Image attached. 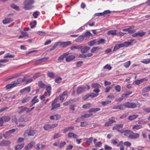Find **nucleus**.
<instances>
[{"label": "nucleus", "mask_w": 150, "mask_h": 150, "mask_svg": "<svg viewBox=\"0 0 150 150\" xmlns=\"http://www.w3.org/2000/svg\"><path fill=\"white\" fill-rule=\"evenodd\" d=\"M132 42H125L123 43L120 44L115 45L113 50V51H115L120 48L123 47H127Z\"/></svg>", "instance_id": "obj_2"}, {"label": "nucleus", "mask_w": 150, "mask_h": 150, "mask_svg": "<svg viewBox=\"0 0 150 150\" xmlns=\"http://www.w3.org/2000/svg\"><path fill=\"white\" fill-rule=\"evenodd\" d=\"M52 88L50 86H47L46 88V90L47 91V92L48 93V96H50L51 94V90Z\"/></svg>", "instance_id": "obj_46"}, {"label": "nucleus", "mask_w": 150, "mask_h": 150, "mask_svg": "<svg viewBox=\"0 0 150 150\" xmlns=\"http://www.w3.org/2000/svg\"><path fill=\"white\" fill-rule=\"evenodd\" d=\"M68 137L70 139H76L78 137V135L72 132H69L68 134Z\"/></svg>", "instance_id": "obj_16"}, {"label": "nucleus", "mask_w": 150, "mask_h": 150, "mask_svg": "<svg viewBox=\"0 0 150 150\" xmlns=\"http://www.w3.org/2000/svg\"><path fill=\"white\" fill-rule=\"evenodd\" d=\"M24 145V144L17 145L16 146L15 149L16 150H20L23 147Z\"/></svg>", "instance_id": "obj_32"}, {"label": "nucleus", "mask_w": 150, "mask_h": 150, "mask_svg": "<svg viewBox=\"0 0 150 150\" xmlns=\"http://www.w3.org/2000/svg\"><path fill=\"white\" fill-rule=\"evenodd\" d=\"M14 57V55L13 54H10L9 53H6L4 56V58H13Z\"/></svg>", "instance_id": "obj_49"}, {"label": "nucleus", "mask_w": 150, "mask_h": 150, "mask_svg": "<svg viewBox=\"0 0 150 150\" xmlns=\"http://www.w3.org/2000/svg\"><path fill=\"white\" fill-rule=\"evenodd\" d=\"M49 59V57H44L43 58L39 59L38 61L40 62H42L45 61L46 60H47Z\"/></svg>", "instance_id": "obj_53"}, {"label": "nucleus", "mask_w": 150, "mask_h": 150, "mask_svg": "<svg viewBox=\"0 0 150 150\" xmlns=\"http://www.w3.org/2000/svg\"><path fill=\"white\" fill-rule=\"evenodd\" d=\"M38 85L41 88L44 87L45 86V84H44L42 81L38 82Z\"/></svg>", "instance_id": "obj_50"}, {"label": "nucleus", "mask_w": 150, "mask_h": 150, "mask_svg": "<svg viewBox=\"0 0 150 150\" xmlns=\"http://www.w3.org/2000/svg\"><path fill=\"white\" fill-rule=\"evenodd\" d=\"M74 126H71L68 127H65L63 130V132L64 133H66L69 131L74 130Z\"/></svg>", "instance_id": "obj_24"}, {"label": "nucleus", "mask_w": 150, "mask_h": 150, "mask_svg": "<svg viewBox=\"0 0 150 150\" xmlns=\"http://www.w3.org/2000/svg\"><path fill=\"white\" fill-rule=\"evenodd\" d=\"M132 93V92H130L129 93H126L125 94H123L122 95V97H123L124 98H127V97L128 96L131 94Z\"/></svg>", "instance_id": "obj_59"}, {"label": "nucleus", "mask_w": 150, "mask_h": 150, "mask_svg": "<svg viewBox=\"0 0 150 150\" xmlns=\"http://www.w3.org/2000/svg\"><path fill=\"white\" fill-rule=\"evenodd\" d=\"M112 67L110 66L108 64H107L103 67L104 69H108L109 70H110L112 69Z\"/></svg>", "instance_id": "obj_61"}, {"label": "nucleus", "mask_w": 150, "mask_h": 150, "mask_svg": "<svg viewBox=\"0 0 150 150\" xmlns=\"http://www.w3.org/2000/svg\"><path fill=\"white\" fill-rule=\"evenodd\" d=\"M123 124L116 125L115 126L113 127L112 128L113 130H116L117 131L120 133H122L124 129H120L123 127Z\"/></svg>", "instance_id": "obj_9"}, {"label": "nucleus", "mask_w": 150, "mask_h": 150, "mask_svg": "<svg viewBox=\"0 0 150 150\" xmlns=\"http://www.w3.org/2000/svg\"><path fill=\"white\" fill-rule=\"evenodd\" d=\"M117 30H110L107 32V34L109 35H115L117 34Z\"/></svg>", "instance_id": "obj_28"}, {"label": "nucleus", "mask_w": 150, "mask_h": 150, "mask_svg": "<svg viewBox=\"0 0 150 150\" xmlns=\"http://www.w3.org/2000/svg\"><path fill=\"white\" fill-rule=\"evenodd\" d=\"M41 76V74L40 72L36 73L33 76V78L34 79L40 77Z\"/></svg>", "instance_id": "obj_60"}, {"label": "nucleus", "mask_w": 150, "mask_h": 150, "mask_svg": "<svg viewBox=\"0 0 150 150\" xmlns=\"http://www.w3.org/2000/svg\"><path fill=\"white\" fill-rule=\"evenodd\" d=\"M15 131V129H12L6 132L3 134L4 137L6 139H8L11 137V134Z\"/></svg>", "instance_id": "obj_6"}, {"label": "nucleus", "mask_w": 150, "mask_h": 150, "mask_svg": "<svg viewBox=\"0 0 150 150\" xmlns=\"http://www.w3.org/2000/svg\"><path fill=\"white\" fill-rule=\"evenodd\" d=\"M133 28L132 27H130L129 28H128L127 32L129 34L133 33L136 31V30L135 29L133 30L132 29Z\"/></svg>", "instance_id": "obj_44"}, {"label": "nucleus", "mask_w": 150, "mask_h": 150, "mask_svg": "<svg viewBox=\"0 0 150 150\" xmlns=\"http://www.w3.org/2000/svg\"><path fill=\"white\" fill-rule=\"evenodd\" d=\"M150 91V86L146 87L144 88L142 90V91L143 93H146Z\"/></svg>", "instance_id": "obj_47"}, {"label": "nucleus", "mask_w": 150, "mask_h": 150, "mask_svg": "<svg viewBox=\"0 0 150 150\" xmlns=\"http://www.w3.org/2000/svg\"><path fill=\"white\" fill-rule=\"evenodd\" d=\"M96 44V40H93L88 42V45L90 46H92Z\"/></svg>", "instance_id": "obj_41"}, {"label": "nucleus", "mask_w": 150, "mask_h": 150, "mask_svg": "<svg viewBox=\"0 0 150 150\" xmlns=\"http://www.w3.org/2000/svg\"><path fill=\"white\" fill-rule=\"evenodd\" d=\"M111 101L110 100H107L105 101H102L101 102V104L103 105H105L110 103Z\"/></svg>", "instance_id": "obj_58"}, {"label": "nucleus", "mask_w": 150, "mask_h": 150, "mask_svg": "<svg viewBox=\"0 0 150 150\" xmlns=\"http://www.w3.org/2000/svg\"><path fill=\"white\" fill-rule=\"evenodd\" d=\"M57 102V100L56 99L52 101V108L51 109V110H54L60 107V105L59 103H56Z\"/></svg>", "instance_id": "obj_8"}, {"label": "nucleus", "mask_w": 150, "mask_h": 150, "mask_svg": "<svg viewBox=\"0 0 150 150\" xmlns=\"http://www.w3.org/2000/svg\"><path fill=\"white\" fill-rule=\"evenodd\" d=\"M146 33V32L144 31H142L141 32H138L133 34L132 36L133 37H136L137 36L142 37Z\"/></svg>", "instance_id": "obj_20"}, {"label": "nucleus", "mask_w": 150, "mask_h": 150, "mask_svg": "<svg viewBox=\"0 0 150 150\" xmlns=\"http://www.w3.org/2000/svg\"><path fill=\"white\" fill-rule=\"evenodd\" d=\"M81 47V45H79L71 46L70 49L71 50H73L74 49L80 50Z\"/></svg>", "instance_id": "obj_35"}, {"label": "nucleus", "mask_w": 150, "mask_h": 150, "mask_svg": "<svg viewBox=\"0 0 150 150\" xmlns=\"http://www.w3.org/2000/svg\"><path fill=\"white\" fill-rule=\"evenodd\" d=\"M92 87L94 88H99L101 87V86L98 83H95L93 84L92 85Z\"/></svg>", "instance_id": "obj_48"}, {"label": "nucleus", "mask_w": 150, "mask_h": 150, "mask_svg": "<svg viewBox=\"0 0 150 150\" xmlns=\"http://www.w3.org/2000/svg\"><path fill=\"white\" fill-rule=\"evenodd\" d=\"M87 140L86 141V144L87 146H89L90 144L91 143L93 140V138L91 137L89 139L86 138Z\"/></svg>", "instance_id": "obj_30"}, {"label": "nucleus", "mask_w": 150, "mask_h": 150, "mask_svg": "<svg viewBox=\"0 0 150 150\" xmlns=\"http://www.w3.org/2000/svg\"><path fill=\"white\" fill-rule=\"evenodd\" d=\"M88 124L86 122L84 121L81 122L80 126L81 127H85Z\"/></svg>", "instance_id": "obj_63"}, {"label": "nucleus", "mask_w": 150, "mask_h": 150, "mask_svg": "<svg viewBox=\"0 0 150 150\" xmlns=\"http://www.w3.org/2000/svg\"><path fill=\"white\" fill-rule=\"evenodd\" d=\"M13 21V19L10 18H7L4 20L2 23L4 24H8Z\"/></svg>", "instance_id": "obj_23"}, {"label": "nucleus", "mask_w": 150, "mask_h": 150, "mask_svg": "<svg viewBox=\"0 0 150 150\" xmlns=\"http://www.w3.org/2000/svg\"><path fill=\"white\" fill-rule=\"evenodd\" d=\"M104 148L105 150H111L112 148L107 145H105L104 146Z\"/></svg>", "instance_id": "obj_64"}, {"label": "nucleus", "mask_w": 150, "mask_h": 150, "mask_svg": "<svg viewBox=\"0 0 150 150\" xmlns=\"http://www.w3.org/2000/svg\"><path fill=\"white\" fill-rule=\"evenodd\" d=\"M67 91H65L62 94L60 95L59 96V99L62 102L64 100L65 97L67 96Z\"/></svg>", "instance_id": "obj_18"}, {"label": "nucleus", "mask_w": 150, "mask_h": 150, "mask_svg": "<svg viewBox=\"0 0 150 150\" xmlns=\"http://www.w3.org/2000/svg\"><path fill=\"white\" fill-rule=\"evenodd\" d=\"M31 120V118L30 117L26 115H23L20 117L18 121L21 122H25L29 121Z\"/></svg>", "instance_id": "obj_5"}, {"label": "nucleus", "mask_w": 150, "mask_h": 150, "mask_svg": "<svg viewBox=\"0 0 150 150\" xmlns=\"http://www.w3.org/2000/svg\"><path fill=\"white\" fill-rule=\"evenodd\" d=\"M81 47L80 49V51L82 53H87L90 49V47L87 46L84 47L81 45Z\"/></svg>", "instance_id": "obj_10"}, {"label": "nucleus", "mask_w": 150, "mask_h": 150, "mask_svg": "<svg viewBox=\"0 0 150 150\" xmlns=\"http://www.w3.org/2000/svg\"><path fill=\"white\" fill-rule=\"evenodd\" d=\"M84 39V38L83 35L79 36L75 40V41L76 42H81L83 41Z\"/></svg>", "instance_id": "obj_27"}, {"label": "nucleus", "mask_w": 150, "mask_h": 150, "mask_svg": "<svg viewBox=\"0 0 150 150\" xmlns=\"http://www.w3.org/2000/svg\"><path fill=\"white\" fill-rule=\"evenodd\" d=\"M93 114H86L81 116V118H86L90 117Z\"/></svg>", "instance_id": "obj_42"}, {"label": "nucleus", "mask_w": 150, "mask_h": 150, "mask_svg": "<svg viewBox=\"0 0 150 150\" xmlns=\"http://www.w3.org/2000/svg\"><path fill=\"white\" fill-rule=\"evenodd\" d=\"M127 108H134L137 107H139L140 105L137 102V103L134 102H126Z\"/></svg>", "instance_id": "obj_4"}, {"label": "nucleus", "mask_w": 150, "mask_h": 150, "mask_svg": "<svg viewBox=\"0 0 150 150\" xmlns=\"http://www.w3.org/2000/svg\"><path fill=\"white\" fill-rule=\"evenodd\" d=\"M37 23V22L36 21H34L33 22L31 23H30V25H31V28H34Z\"/></svg>", "instance_id": "obj_62"}, {"label": "nucleus", "mask_w": 150, "mask_h": 150, "mask_svg": "<svg viewBox=\"0 0 150 150\" xmlns=\"http://www.w3.org/2000/svg\"><path fill=\"white\" fill-rule=\"evenodd\" d=\"M105 40L103 39H99L97 41V43L98 44H104L105 42Z\"/></svg>", "instance_id": "obj_54"}, {"label": "nucleus", "mask_w": 150, "mask_h": 150, "mask_svg": "<svg viewBox=\"0 0 150 150\" xmlns=\"http://www.w3.org/2000/svg\"><path fill=\"white\" fill-rule=\"evenodd\" d=\"M35 144V143L34 141H32L28 144L25 146L24 149L25 150H28L32 148L33 146Z\"/></svg>", "instance_id": "obj_15"}, {"label": "nucleus", "mask_w": 150, "mask_h": 150, "mask_svg": "<svg viewBox=\"0 0 150 150\" xmlns=\"http://www.w3.org/2000/svg\"><path fill=\"white\" fill-rule=\"evenodd\" d=\"M139 137V134L137 133H134L132 131L129 139H136Z\"/></svg>", "instance_id": "obj_14"}, {"label": "nucleus", "mask_w": 150, "mask_h": 150, "mask_svg": "<svg viewBox=\"0 0 150 150\" xmlns=\"http://www.w3.org/2000/svg\"><path fill=\"white\" fill-rule=\"evenodd\" d=\"M116 119L115 117H112L108 119V120L112 124L116 122Z\"/></svg>", "instance_id": "obj_43"}, {"label": "nucleus", "mask_w": 150, "mask_h": 150, "mask_svg": "<svg viewBox=\"0 0 150 150\" xmlns=\"http://www.w3.org/2000/svg\"><path fill=\"white\" fill-rule=\"evenodd\" d=\"M16 86H15V85L13 82H12V83L11 84H7L6 86V90H8L13 88Z\"/></svg>", "instance_id": "obj_26"}, {"label": "nucleus", "mask_w": 150, "mask_h": 150, "mask_svg": "<svg viewBox=\"0 0 150 150\" xmlns=\"http://www.w3.org/2000/svg\"><path fill=\"white\" fill-rule=\"evenodd\" d=\"M66 144V143L65 142H63L60 143H59V147L60 148H62L65 146Z\"/></svg>", "instance_id": "obj_51"}, {"label": "nucleus", "mask_w": 150, "mask_h": 150, "mask_svg": "<svg viewBox=\"0 0 150 150\" xmlns=\"http://www.w3.org/2000/svg\"><path fill=\"white\" fill-rule=\"evenodd\" d=\"M62 80V78L61 77H59L55 79V81L57 83H60Z\"/></svg>", "instance_id": "obj_57"}, {"label": "nucleus", "mask_w": 150, "mask_h": 150, "mask_svg": "<svg viewBox=\"0 0 150 150\" xmlns=\"http://www.w3.org/2000/svg\"><path fill=\"white\" fill-rule=\"evenodd\" d=\"M58 43L60 44V45H62L63 47H65L71 44V42L70 41L66 42H60Z\"/></svg>", "instance_id": "obj_21"}, {"label": "nucleus", "mask_w": 150, "mask_h": 150, "mask_svg": "<svg viewBox=\"0 0 150 150\" xmlns=\"http://www.w3.org/2000/svg\"><path fill=\"white\" fill-rule=\"evenodd\" d=\"M100 110V108H92L89 110V112H92L95 113Z\"/></svg>", "instance_id": "obj_37"}, {"label": "nucleus", "mask_w": 150, "mask_h": 150, "mask_svg": "<svg viewBox=\"0 0 150 150\" xmlns=\"http://www.w3.org/2000/svg\"><path fill=\"white\" fill-rule=\"evenodd\" d=\"M38 96H35L34 97L32 101H31V106L34 105L35 103H38L39 101L38 99H37Z\"/></svg>", "instance_id": "obj_22"}, {"label": "nucleus", "mask_w": 150, "mask_h": 150, "mask_svg": "<svg viewBox=\"0 0 150 150\" xmlns=\"http://www.w3.org/2000/svg\"><path fill=\"white\" fill-rule=\"evenodd\" d=\"M138 116L139 115H131L129 116L127 118V119L130 121H132L136 119V118H137Z\"/></svg>", "instance_id": "obj_25"}, {"label": "nucleus", "mask_w": 150, "mask_h": 150, "mask_svg": "<svg viewBox=\"0 0 150 150\" xmlns=\"http://www.w3.org/2000/svg\"><path fill=\"white\" fill-rule=\"evenodd\" d=\"M13 82L16 86H17L18 84H21L23 82L22 81V78H19L16 81H14Z\"/></svg>", "instance_id": "obj_29"}, {"label": "nucleus", "mask_w": 150, "mask_h": 150, "mask_svg": "<svg viewBox=\"0 0 150 150\" xmlns=\"http://www.w3.org/2000/svg\"><path fill=\"white\" fill-rule=\"evenodd\" d=\"M58 125L57 123L52 125H46L44 126V129L45 130H49L57 127Z\"/></svg>", "instance_id": "obj_7"}, {"label": "nucleus", "mask_w": 150, "mask_h": 150, "mask_svg": "<svg viewBox=\"0 0 150 150\" xmlns=\"http://www.w3.org/2000/svg\"><path fill=\"white\" fill-rule=\"evenodd\" d=\"M111 13V11L109 10H105L103 11V12H102L103 14V16L104 17H105L106 16H109L108 14H110Z\"/></svg>", "instance_id": "obj_39"}, {"label": "nucleus", "mask_w": 150, "mask_h": 150, "mask_svg": "<svg viewBox=\"0 0 150 150\" xmlns=\"http://www.w3.org/2000/svg\"><path fill=\"white\" fill-rule=\"evenodd\" d=\"M47 75L51 78H54L55 76V74L52 72L48 71L47 73Z\"/></svg>", "instance_id": "obj_34"}, {"label": "nucleus", "mask_w": 150, "mask_h": 150, "mask_svg": "<svg viewBox=\"0 0 150 150\" xmlns=\"http://www.w3.org/2000/svg\"><path fill=\"white\" fill-rule=\"evenodd\" d=\"M34 107H33L31 108H29L26 107H24L23 106H20L18 107V108L21 110L18 112V113L19 114L26 112V113H28L31 111L34 108Z\"/></svg>", "instance_id": "obj_3"}, {"label": "nucleus", "mask_w": 150, "mask_h": 150, "mask_svg": "<svg viewBox=\"0 0 150 150\" xmlns=\"http://www.w3.org/2000/svg\"><path fill=\"white\" fill-rule=\"evenodd\" d=\"M142 62L145 64L149 63H150V59L148 58L147 59H144L142 61Z\"/></svg>", "instance_id": "obj_56"}, {"label": "nucleus", "mask_w": 150, "mask_h": 150, "mask_svg": "<svg viewBox=\"0 0 150 150\" xmlns=\"http://www.w3.org/2000/svg\"><path fill=\"white\" fill-rule=\"evenodd\" d=\"M11 8L14 9H16V10H19V6H17V5L14 4H11Z\"/></svg>", "instance_id": "obj_52"}, {"label": "nucleus", "mask_w": 150, "mask_h": 150, "mask_svg": "<svg viewBox=\"0 0 150 150\" xmlns=\"http://www.w3.org/2000/svg\"><path fill=\"white\" fill-rule=\"evenodd\" d=\"M10 144L11 142L9 141L3 140L0 143V145L1 146H3L9 145Z\"/></svg>", "instance_id": "obj_19"}, {"label": "nucleus", "mask_w": 150, "mask_h": 150, "mask_svg": "<svg viewBox=\"0 0 150 150\" xmlns=\"http://www.w3.org/2000/svg\"><path fill=\"white\" fill-rule=\"evenodd\" d=\"M25 132L27 134L28 136H33L37 133L38 131L36 130H31L30 131L27 130Z\"/></svg>", "instance_id": "obj_11"}, {"label": "nucleus", "mask_w": 150, "mask_h": 150, "mask_svg": "<svg viewBox=\"0 0 150 150\" xmlns=\"http://www.w3.org/2000/svg\"><path fill=\"white\" fill-rule=\"evenodd\" d=\"M69 54V53L68 52H67L64 54L63 55L61 56L58 59V60H63L64 59V57L67 56Z\"/></svg>", "instance_id": "obj_38"}, {"label": "nucleus", "mask_w": 150, "mask_h": 150, "mask_svg": "<svg viewBox=\"0 0 150 150\" xmlns=\"http://www.w3.org/2000/svg\"><path fill=\"white\" fill-rule=\"evenodd\" d=\"M132 131L128 129L123 130L122 133H123L125 136L129 139Z\"/></svg>", "instance_id": "obj_13"}, {"label": "nucleus", "mask_w": 150, "mask_h": 150, "mask_svg": "<svg viewBox=\"0 0 150 150\" xmlns=\"http://www.w3.org/2000/svg\"><path fill=\"white\" fill-rule=\"evenodd\" d=\"M87 87L84 86H82L79 87L77 90V93L78 94H80L84 91L86 89Z\"/></svg>", "instance_id": "obj_12"}, {"label": "nucleus", "mask_w": 150, "mask_h": 150, "mask_svg": "<svg viewBox=\"0 0 150 150\" xmlns=\"http://www.w3.org/2000/svg\"><path fill=\"white\" fill-rule=\"evenodd\" d=\"M83 36L84 38H89L90 36H93L91 34V33L89 31L86 32L85 34L83 35Z\"/></svg>", "instance_id": "obj_45"}, {"label": "nucleus", "mask_w": 150, "mask_h": 150, "mask_svg": "<svg viewBox=\"0 0 150 150\" xmlns=\"http://www.w3.org/2000/svg\"><path fill=\"white\" fill-rule=\"evenodd\" d=\"M75 101V99L70 100L68 101H66L63 103V105L64 106H66L70 104L73 103Z\"/></svg>", "instance_id": "obj_33"}, {"label": "nucleus", "mask_w": 150, "mask_h": 150, "mask_svg": "<svg viewBox=\"0 0 150 150\" xmlns=\"http://www.w3.org/2000/svg\"><path fill=\"white\" fill-rule=\"evenodd\" d=\"M142 128V126L141 125H138L134 126L132 129H138Z\"/></svg>", "instance_id": "obj_55"}, {"label": "nucleus", "mask_w": 150, "mask_h": 150, "mask_svg": "<svg viewBox=\"0 0 150 150\" xmlns=\"http://www.w3.org/2000/svg\"><path fill=\"white\" fill-rule=\"evenodd\" d=\"M75 58V56L71 54H69L66 58V60L67 62L71 61L74 59Z\"/></svg>", "instance_id": "obj_17"}, {"label": "nucleus", "mask_w": 150, "mask_h": 150, "mask_svg": "<svg viewBox=\"0 0 150 150\" xmlns=\"http://www.w3.org/2000/svg\"><path fill=\"white\" fill-rule=\"evenodd\" d=\"M101 48V47H93L91 50V53H94L96 51L100 50Z\"/></svg>", "instance_id": "obj_31"}, {"label": "nucleus", "mask_w": 150, "mask_h": 150, "mask_svg": "<svg viewBox=\"0 0 150 150\" xmlns=\"http://www.w3.org/2000/svg\"><path fill=\"white\" fill-rule=\"evenodd\" d=\"M119 106V109L120 110H123L125 109L126 108H127V106L126 102L124 103L122 105H120Z\"/></svg>", "instance_id": "obj_40"}, {"label": "nucleus", "mask_w": 150, "mask_h": 150, "mask_svg": "<svg viewBox=\"0 0 150 150\" xmlns=\"http://www.w3.org/2000/svg\"><path fill=\"white\" fill-rule=\"evenodd\" d=\"M2 118L3 121L6 122H8L11 119L10 117L8 116H4L2 117Z\"/></svg>", "instance_id": "obj_36"}, {"label": "nucleus", "mask_w": 150, "mask_h": 150, "mask_svg": "<svg viewBox=\"0 0 150 150\" xmlns=\"http://www.w3.org/2000/svg\"><path fill=\"white\" fill-rule=\"evenodd\" d=\"M35 2L34 0H25L23 2L24 9L28 10L33 8L34 6L33 4Z\"/></svg>", "instance_id": "obj_1"}]
</instances>
